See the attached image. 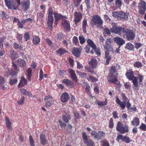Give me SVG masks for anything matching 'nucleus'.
Here are the masks:
<instances>
[{"label": "nucleus", "mask_w": 146, "mask_h": 146, "mask_svg": "<svg viewBox=\"0 0 146 146\" xmlns=\"http://www.w3.org/2000/svg\"><path fill=\"white\" fill-rule=\"evenodd\" d=\"M91 21V25L92 27L96 25L97 28L100 29L103 28V21L100 16L97 15L93 16Z\"/></svg>", "instance_id": "f257e3e1"}, {"label": "nucleus", "mask_w": 146, "mask_h": 146, "mask_svg": "<svg viewBox=\"0 0 146 146\" xmlns=\"http://www.w3.org/2000/svg\"><path fill=\"white\" fill-rule=\"evenodd\" d=\"M127 78L129 80H132L133 84L134 85V88L135 90H138L137 87L138 86V83L137 78L134 76L133 72L132 70H129L125 74Z\"/></svg>", "instance_id": "f03ea898"}, {"label": "nucleus", "mask_w": 146, "mask_h": 146, "mask_svg": "<svg viewBox=\"0 0 146 146\" xmlns=\"http://www.w3.org/2000/svg\"><path fill=\"white\" fill-rule=\"evenodd\" d=\"M123 33L125 34L126 39L129 41L133 40L135 37V33L133 30L125 28Z\"/></svg>", "instance_id": "7ed1b4c3"}, {"label": "nucleus", "mask_w": 146, "mask_h": 146, "mask_svg": "<svg viewBox=\"0 0 146 146\" xmlns=\"http://www.w3.org/2000/svg\"><path fill=\"white\" fill-rule=\"evenodd\" d=\"M121 96L122 97V99L123 101L121 102L118 97H116L115 101L116 103L119 105L121 109L124 110L125 107V102H129V100L125 96L124 94H122Z\"/></svg>", "instance_id": "20e7f679"}, {"label": "nucleus", "mask_w": 146, "mask_h": 146, "mask_svg": "<svg viewBox=\"0 0 146 146\" xmlns=\"http://www.w3.org/2000/svg\"><path fill=\"white\" fill-rule=\"evenodd\" d=\"M116 129L121 134H124L129 131L128 126L126 125L124 126L123 124L119 121L117 122Z\"/></svg>", "instance_id": "39448f33"}, {"label": "nucleus", "mask_w": 146, "mask_h": 146, "mask_svg": "<svg viewBox=\"0 0 146 146\" xmlns=\"http://www.w3.org/2000/svg\"><path fill=\"white\" fill-rule=\"evenodd\" d=\"M138 12L140 14L143 15L146 11V3L144 1L141 0L138 3Z\"/></svg>", "instance_id": "423d86ee"}, {"label": "nucleus", "mask_w": 146, "mask_h": 146, "mask_svg": "<svg viewBox=\"0 0 146 146\" xmlns=\"http://www.w3.org/2000/svg\"><path fill=\"white\" fill-rule=\"evenodd\" d=\"M91 135L94 137V138L98 140L103 138L105 136L106 133L103 131H100L98 132L95 131H92Z\"/></svg>", "instance_id": "0eeeda50"}, {"label": "nucleus", "mask_w": 146, "mask_h": 146, "mask_svg": "<svg viewBox=\"0 0 146 146\" xmlns=\"http://www.w3.org/2000/svg\"><path fill=\"white\" fill-rule=\"evenodd\" d=\"M118 75V74L117 73L115 74V75L110 74L107 77L108 82L109 83H113L116 85H118L119 84V82L117 78Z\"/></svg>", "instance_id": "6e6552de"}, {"label": "nucleus", "mask_w": 146, "mask_h": 146, "mask_svg": "<svg viewBox=\"0 0 146 146\" xmlns=\"http://www.w3.org/2000/svg\"><path fill=\"white\" fill-rule=\"evenodd\" d=\"M125 28L121 27H117L116 25L113 26L111 29V32L113 33L121 35L122 33L124 32Z\"/></svg>", "instance_id": "1a4fd4ad"}, {"label": "nucleus", "mask_w": 146, "mask_h": 146, "mask_svg": "<svg viewBox=\"0 0 146 146\" xmlns=\"http://www.w3.org/2000/svg\"><path fill=\"white\" fill-rule=\"evenodd\" d=\"M82 135V138L84 141V143L86 144L87 146H94V143L92 140L88 139V137L85 132H83Z\"/></svg>", "instance_id": "9d476101"}, {"label": "nucleus", "mask_w": 146, "mask_h": 146, "mask_svg": "<svg viewBox=\"0 0 146 146\" xmlns=\"http://www.w3.org/2000/svg\"><path fill=\"white\" fill-rule=\"evenodd\" d=\"M5 5L9 9H15V3L13 0H5Z\"/></svg>", "instance_id": "9b49d317"}, {"label": "nucleus", "mask_w": 146, "mask_h": 146, "mask_svg": "<svg viewBox=\"0 0 146 146\" xmlns=\"http://www.w3.org/2000/svg\"><path fill=\"white\" fill-rule=\"evenodd\" d=\"M112 42V40L111 38H109L106 41V44L104 46V49H108V48H110V50L112 51L113 48L112 45L110 44Z\"/></svg>", "instance_id": "f8f14e48"}, {"label": "nucleus", "mask_w": 146, "mask_h": 146, "mask_svg": "<svg viewBox=\"0 0 146 146\" xmlns=\"http://www.w3.org/2000/svg\"><path fill=\"white\" fill-rule=\"evenodd\" d=\"M113 40L119 46H121L125 44V40L119 37H116L113 38Z\"/></svg>", "instance_id": "ddd939ff"}, {"label": "nucleus", "mask_w": 146, "mask_h": 146, "mask_svg": "<svg viewBox=\"0 0 146 146\" xmlns=\"http://www.w3.org/2000/svg\"><path fill=\"white\" fill-rule=\"evenodd\" d=\"M74 14L75 17L74 21L75 23L77 24L82 19V15L80 13L77 12H74Z\"/></svg>", "instance_id": "4468645a"}, {"label": "nucleus", "mask_w": 146, "mask_h": 146, "mask_svg": "<svg viewBox=\"0 0 146 146\" xmlns=\"http://www.w3.org/2000/svg\"><path fill=\"white\" fill-rule=\"evenodd\" d=\"M69 95L67 92H65L62 94L60 98L61 101L63 103H65L69 99Z\"/></svg>", "instance_id": "2eb2a0df"}, {"label": "nucleus", "mask_w": 146, "mask_h": 146, "mask_svg": "<svg viewBox=\"0 0 146 146\" xmlns=\"http://www.w3.org/2000/svg\"><path fill=\"white\" fill-rule=\"evenodd\" d=\"M88 64L90 68L94 69L96 67L97 65V61L95 58H92L89 62Z\"/></svg>", "instance_id": "dca6fc26"}, {"label": "nucleus", "mask_w": 146, "mask_h": 146, "mask_svg": "<svg viewBox=\"0 0 146 146\" xmlns=\"http://www.w3.org/2000/svg\"><path fill=\"white\" fill-rule=\"evenodd\" d=\"M30 1L29 0H26L23 1L21 5L22 8L25 11H26L29 8Z\"/></svg>", "instance_id": "f3484780"}, {"label": "nucleus", "mask_w": 146, "mask_h": 146, "mask_svg": "<svg viewBox=\"0 0 146 146\" xmlns=\"http://www.w3.org/2000/svg\"><path fill=\"white\" fill-rule=\"evenodd\" d=\"M54 14L55 19V23L56 25H57L58 20L60 19H63L66 18V16H63L60 14L54 13Z\"/></svg>", "instance_id": "a211bd4d"}, {"label": "nucleus", "mask_w": 146, "mask_h": 146, "mask_svg": "<svg viewBox=\"0 0 146 146\" xmlns=\"http://www.w3.org/2000/svg\"><path fill=\"white\" fill-rule=\"evenodd\" d=\"M54 21V18L53 16H48L47 25L48 28L52 30Z\"/></svg>", "instance_id": "6ab92c4d"}, {"label": "nucleus", "mask_w": 146, "mask_h": 146, "mask_svg": "<svg viewBox=\"0 0 146 146\" xmlns=\"http://www.w3.org/2000/svg\"><path fill=\"white\" fill-rule=\"evenodd\" d=\"M81 50L80 49L74 47L72 50L73 54L77 57L80 56L81 53Z\"/></svg>", "instance_id": "aec40b11"}, {"label": "nucleus", "mask_w": 146, "mask_h": 146, "mask_svg": "<svg viewBox=\"0 0 146 146\" xmlns=\"http://www.w3.org/2000/svg\"><path fill=\"white\" fill-rule=\"evenodd\" d=\"M17 61L18 64L21 67H22L23 69H25L26 68L25 62L23 59L19 58L17 60Z\"/></svg>", "instance_id": "412c9836"}, {"label": "nucleus", "mask_w": 146, "mask_h": 146, "mask_svg": "<svg viewBox=\"0 0 146 146\" xmlns=\"http://www.w3.org/2000/svg\"><path fill=\"white\" fill-rule=\"evenodd\" d=\"M118 18L121 20H125L127 19V14L122 11L119 12Z\"/></svg>", "instance_id": "4be33fe9"}, {"label": "nucleus", "mask_w": 146, "mask_h": 146, "mask_svg": "<svg viewBox=\"0 0 146 146\" xmlns=\"http://www.w3.org/2000/svg\"><path fill=\"white\" fill-rule=\"evenodd\" d=\"M10 57L11 59L15 60L19 57V55L14 50H11L10 51Z\"/></svg>", "instance_id": "5701e85b"}, {"label": "nucleus", "mask_w": 146, "mask_h": 146, "mask_svg": "<svg viewBox=\"0 0 146 146\" xmlns=\"http://www.w3.org/2000/svg\"><path fill=\"white\" fill-rule=\"evenodd\" d=\"M27 84V82L26 79L23 77L21 78V79L20 80V82L18 85L19 88L22 87L26 85Z\"/></svg>", "instance_id": "b1692460"}, {"label": "nucleus", "mask_w": 146, "mask_h": 146, "mask_svg": "<svg viewBox=\"0 0 146 146\" xmlns=\"http://www.w3.org/2000/svg\"><path fill=\"white\" fill-rule=\"evenodd\" d=\"M131 123L133 125L138 126L140 123L139 119L137 117H135L131 121Z\"/></svg>", "instance_id": "393cba45"}, {"label": "nucleus", "mask_w": 146, "mask_h": 146, "mask_svg": "<svg viewBox=\"0 0 146 146\" xmlns=\"http://www.w3.org/2000/svg\"><path fill=\"white\" fill-rule=\"evenodd\" d=\"M13 47L14 49L16 50H19L21 51L23 50V46L19 45L17 43H13Z\"/></svg>", "instance_id": "a878e982"}, {"label": "nucleus", "mask_w": 146, "mask_h": 146, "mask_svg": "<svg viewBox=\"0 0 146 146\" xmlns=\"http://www.w3.org/2000/svg\"><path fill=\"white\" fill-rule=\"evenodd\" d=\"M62 24L63 27L67 30H69L70 28L69 24L67 21L64 19L62 21Z\"/></svg>", "instance_id": "bb28decb"}, {"label": "nucleus", "mask_w": 146, "mask_h": 146, "mask_svg": "<svg viewBox=\"0 0 146 146\" xmlns=\"http://www.w3.org/2000/svg\"><path fill=\"white\" fill-rule=\"evenodd\" d=\"M86 78L89 81L92 82H96L98 81V80L95 77L90 75H87Z\"/></svg>", "instance_id": "cd10ccee"}, {"label": "nucleus", "mask_w": 146, "mask_h": 146, "mask_svg": "<svg viewBox=\"0 0 146 146\" xmlns=\"http://www.w3.org/2000/svg\"><path fill=\"white\" fill-rule=\"evenodd\" d=\"M5 120L6 121V124L8 129L9 130L11 131V123L9 121V118L7 117H5Z\"/></svg>", "instance_id": "c85d7f7f"}, {"label": "nucleus", "mask_w": 146, "mask_h": 146, "mask_svg": "<svg viewBox=\"0 0 146 146\" xmlns=\"http://www.w3.org/2000/svg\"><path fill=\"white\" fill-rule=\"evenodd\" d=\"M71 119L70 114H63L62 115V119L63 121L66 123H68L69 120Z\"/></svg>", "instance_id": "c756f323"}, {"label": "nucleus", "mask_w": 146, "mask_h": 146, "mask_svg": "<svg viewBox=\"0 0 146 146\" xmlns=\"http://www.w3.org/2000/svg\"><path fill=\"white\" fill-rule=\"evenodd\" d=\"M62 82L68 86H71L73 84L72 82L68 79H64L63 80Z\"/></svg>", "instance_id": "7c9ffc66"}, {"label": "nucleus", "mask_w": 146, "mask_h": 146, "mask_svg": "<svg viewBox=\"0 0 146 146\" xmlns=\"http://www.w3.org/2000/svg\"><path fill=\"white\" fill-rule=\"evenodd\" d=\"M87 42L89 45V46L91 47L92 48H96V45L95 44L94 42L90 39H88L87 40Z\"/></svg>", "instance_id": "2f4dec72"}, {"label": "nucleus", "mask_w": 146, "mask_h": 146, "mask_svg": "<svg viewBox=\"0 0 146 146\" xmlns=\"http://www.w3.org/2000/svg\"><path fill=\"white\" fill-rule=\"evenodd\" d=\"M125 48L128 50H132L134 49V46L131 43L128 42L126 44Z\"/></svg>", "instance_id": "473e14b6"}, {"label": "nucleus", "mask_w": 146, "mask_h": 146, "mask_svg": "<svg viewBox=\"0 0 146 146\" xmlns=\"http://www.w3.org/2000/svg\"><path fill=\"white\" fill-rule=\"evenodd\" d=\"M122 2L121 0H115V5L116 8L120 9L122 5Z\"/></svg>", "instance_id": "72a5a7b5"}, {"label": "nucleus", "mask_w": 146, "mask_h": 146, "mask_svg": "<svg viewBox=\"0 0 146 146\" xmlns=\"http://www.w3.org/2000/svg\"><path fill=\"white\" fill-rule=\"evenodd\" d=\"M40 139L42 145H45L47 143V141L44 135L41 134L40 136Z\"/></svg>", "instance_id": "f704fd0d"}, {"label": "nucleus", "mask_w": 146, "mask_h": 146, "mask_svg": "<svg viewBox=\"0 0 146 146\" xmlns=\"http://www.w3.org/2000/svg\"><path fill=\"white\" fill-rule=\"evenodd\" d=\"M66 52L67 51L61 48H60L58 50L56 51V54L60 56L66 53Z\"/></svg>", "instance_id": "c9c22d12"}, {"label": "nucleus", "mask_w": 146, "mask_h": 146, "mask_svg": "<svg viewBox=\"0 0 146 146\" xmlns=\"http://www.w3.org/2000/svg\"><path fill=\"white\" fill-rule=\"evenodd\" d=\"M20 91L24 95H27L30 97L32 96V94L25 89H21L20 90Z\"/></svg>", "instance_id": "e433bc0d"}, {"label": "nucleus", "mask_w": 146, "mask_h": 146, "mask_svg": "<svg viewBox=\"0 0 146 146\" xmlns=\"http://www.w3.org/2000/svg\"><path fill=\"white\" fill-rule=\"evenodd\" d=\"M5 80L4 78L1 76H0V86L4 90L5 87L4 86Z\"/></svg>", "instance_id": "4c0bfd02"}, {"label": "nucleus", "mask_w": 146, "mask_h": 146, "mask_svg": "<svg viewBox=\"0 0 146 146\" xmlns=\"http://www.w3.org/2000/svg\"><path fill=\"white\" fill-rule=\"evenodd\" d=\"M33 41L35 44H37L39 42L40 39L38 36H35L33 37Z\"/></svg>", "instance_id": "58836bf2"}, {"label": "nucleus", "mask_w": 146, "mask_h": 146, "mask_svg": "<svg viewBox=\"0 0 146 146\" xmlns=\"http://www.w3.org/2000/svg\"><path fill=\"white\" fill-rule=\"evenodd\" d=\"M12 64L14 68V69L15 70V72L12 74V75H16L17 73L16 72H17L19 71V68H18V66L14 63L13 61H12Z\"/></svg>", "instance_id": "ea45409f"}, {"label": "nucleus", "mask_w": 146, "mask_h": 146, "mask_svg": "<svg viewBox=\"0 0 146 146\" xmlns=\"http://www.w3.org/2000/svg\"><path fill=\"white\" fill-rule=\"evenodd\" d=\"M137 72V75L138 79H139V82L141 83L142 82L144 76L141 74H139L138 72Z\"/></svg>", "instance_id": "a19ab883"}, {"label": "nucleus", "mask_w": 146, "mask_h": 146, "mask_svg": "<svg viewBox=\"0 0 146 146\" xmlns=\"http://www.w3.org/2000/svg\"><path fill=\"white\" fill-rule=\"evenodd\" d=\"M27 76L29 80H31V76L32 70L31 68H29L27 70Z\"/></svg>", "instance_id": "79ce46f5"}, {"label": "nucleus", "mask_w": 146, "mask_h": 146, "mask_svg": "<svg viewBox=\"0 0 146 146\" xmlns=\"http://www.w3.org/2000/svg\"><path fill=\"white\" fill-rule=\"evenodd\" d=\"M82 29L84 31H86V26L87 25V21L84 20L82 21Z\"/></svg>", "instance_id": "37998d69"}, {"label": "nucleus", "mask_w": 146, "mask_h": 146, "mask_svg": "<svg viewBox=\"0 0 146 146\" xmlns=\"http://www.w3.org/2000/svg\"><path fill=\"white\" fill-rule=\"evenodd\" d=\"M134 66L135 67L139 68L142 66V63L139 61L136 62L134 64Z\"/></svg>", "instance_id": "c03bdc74"}, {"label": "nucleus", "mask_w": 146, "mask_h": 146, "mask_svg": "<svg viewBox=\"0 0 146 146\" xmlns=\"http://www.w3.org/2000/svg\"><path fill=\"white\" fill-rule=\"evenodd\" d=\"M139 128L143 131H146V125L143 123H141Z\"/></svg>", "instance_id": "a18cd8bd"}, {"label": "nucleus", "mask_w": 146, "mask_h": 146, "mask_svg": "<svg viewBox=\"0 0 146 146\" xmlns=\"http://www.w3.org/2000/svg\"><path fill=\"white\" fill-rule=\"evenodd\" d=\"M107 98L105 99V101L103 102L100 101H98L97 102V104L99 106H105L107 105Z\"/></svg>", "instance_id": "49530a36"}, {"label": "nucleus", "mask_w": 146, "mask_h": 146, "mask_svg": "<svg viewBox=\"0 0 146 146\" xmlns=\"http://www.w3.org/2000/svg\"><path fill=\"white\" fill-rule=\"evenodd\" d=\"M54 101L52 100H48L46 102V106L48 107L51 106L53 103Z\"/></svg>", "instance_id": "de8ad7c7"}, {"label": "nucleus", "mask_w": 146, "mask_h": 146, "mask_svg": "<svg viewBox=\"0 0 146 146\" xmlns=\"http://www.w3.org/2000/svg\"><path fill=\"white\" fill-rule=\"evenodd\" d=\"M117 72V70L115 66H114L111 67L110 70V74H113Z\"/></svg>", "instance_id": "09e8293b"}, {"label": "nucleus", "mask_w": 146, "mask_h": 146, "mask_svg": "<svg viewBox=\"0 0 146 146\" xmlns=\"http://www.w3.org/2000/svg\"><path fill=\"white\" fill-rule=\"evenodd\" d=\"M17 80L16 79L11 78L10 79L9 83L11 85H13L17 83Z\"/></svg>", "instance_id": "8fccbe9b"}, {"label": "nucleus", "mask_w": 146, "mask_h": 146, "mask_svg": "<svg viewBox=\"0 0 146 146\" xmlns=\"http://www.w3.org/2000/svg\"><path fill=\"white\" fill-rule=\"evenodd\" d=\"M72 42L76 45L78 44L79 42L78 38L76 36H74L72 38Z\"/></svg>", "instance_id": "3c124183"}, {"label": "nucleus", "mask_w": 146, "mask_h": 146, "mask_svg": "<svg viewBox=\"0 0 146 146\" xmlns=\"http://www.w3.org/2000/svg\"><path fill=\"white\" fill-rule=\"evenodd\" d=\"M79 39L80 40V43L81 44H82L85 42L84 38L83 36H80L79 37Z\"/></svg>", "instance_id": "603ef678"}, {"label": "nucleus", "mask_w": 146, "mask_h": 146, "mask_svg": "<svg viewBox=\"0 0 146 146\" xmlns=\"http://www.w3.org/2000/svg\"><path fill=\"white\" fill-rule=\"evenodd\" d=\"M76 73L78 74V75L81 77H85L86 76V77L87 74L85 73L80 72L78 71H77Z\"/></svg>", "instance_id": "864d4df0"}, {"label": "nucleus", "mask_w": 146, "mask_h": 146, "mask_svg": "<svg viewBox=\"0 0 146 146\" xmlns=\"http://www.w3.org/2000/svg\"><path fill=\"white\" fill-rule=\"evenodd\" d=\"M123 141L127 143H129L130 141L129 138L126 136H124L123 137Z\"/></svg>", "instance_id": "5fc2aeb1"}, {"label": "nucleus", "mask_w": 146, "mask_h": 146, "mask_svg": "<svg viewBox=\"0 0 146 146\" xmlns=\"http://www.w3.org/2000/svg\"><path fill=\"white\" fill-rule=\"evenodd\" d=\"M113 119L112 118H111L110 119L109 121V127L111 128H112L113 127Z\"/></svg>", "instance_id": "6e6d98bb"}, {"label": "nucleus", "mask_w": 146, "mask_h": 146, "mask_svg": "<svg viewBox=\"0 0 146 146\" xmlns=\"http://www.w3.org/2000/svg\"><path fill=\"white\" fill-rule=\"evenodd\" d=\"M1 17L4 19H7L9 18V16L7 15L4 11H3L2 12Z\"/></svg>", "instance_id": "4d7b16f0"}, {"label": "nucleus", "mask_w": 146, "mask_h": 146, "mask_svg": "<svg viewBox=\"0 0 146 146\" xmlns=\"http://www.w3.org/2000/svg\"><path fill=\"white\" fill-rule=\"evenodd\" d=\"M29 141L31 146H35L34 142L31 136H29Z\"/></svg>", "instance_id": "13d9d810"}, {"label": "nucleus", "mask_w": 146, "mask_h": 146, "mask_svg": "<svg viewBox=\"0 0 146 146\" xmlns=\"http://www.w3.org/2000/svg\"><path fill=\"white\" fill-rule=\"evenodd\" d=\"M93 49H94V51L97 55L100 56L101 55L100 50L99 48H93Z\"/></svg>", "instance_id": "bf43d9fd"}, {"label": "nucleus", "mask_w": 146, "mask_h": 146, "mask_svg": "<svg viewBox=\"0 0 146 146\" xmlns=\"http://www.w3.org/2000/svg\"><path fill=\"white\" fill-rule=\"evenodd\" d=\"M43 73L42 69H40L39 73V79L41 80H42L43 77Z\"/></svg>", "instance_id": "052dcab7"}, {"label": "nucleus", "mask_w": 146, "mask_h": 146, "mask_svg": "<svg viewBox=\"0 0 146 146\" xmlns=\"http://www.w3.org/2000/svg\"><path fill=\"white\" fill-rule=\"evenodd\" d=\"M45 42L47 44L50 46H52V42L48 38L46 39Z\"/></svg>", "instance_id": "680f3d73"}, {"label": "nucleus", "mask_w": 146, "mask_h": 146, "mask_svg": "<svg viewBox=\"0 0 146 146\" xmlns=\"http://www.w3.org/2000/svg\"><path fill=\"white\" fill-rule=\"evenodd\" d=\"M25 100V97L24 96L22 97L21 100L18 102V104L19 105L23 104Z\"/></svg>", "instance_id": "e2e57ef3"}, {"label": "nucleus", "mask_w": 146, "mask_h": 146, "mask_svg": "<svg viewBox=\"0 0 146 146\" xmlns=\"http://www.w3.org/2000/svg\"><path fill=\"white\" fill-rule=\"evenodd\" d=\"M106 50L105 51V58H108L109 57H111L110 56H109V50H110V48H108V49H105Z\"/></svg>", "instance_id": "0e129e2a"}, {"label": "nucleus", "mask_w": 146, "mask_h": 146, "mask_svg": "<svg viewBox=\"0 0 146 146\" xmlns=\"http://www.w3.org/2000/svg\"><path fill=\"white\" fill-rule=\"evenodd\" d=\"M119 13V12L114 11L112 13V15L115 17L118 18Z\"/></svg>", "instance_id": "69168bd1"}, {"label": "nucleus", "mask_w": 146, "mask_h": 146, "mask_svg": "<svg viewBox=\"0 0 146 146\" xmlns=\"http://www.w3.org/2000/svg\"><path fill=\"white\" fill-rule=\"evenodd\" d=\"M101 142L103 143L102 146H109V145L107 141L102 140Z\"/></svg>", "instance_id": "338daca9"}, {"label": "nucleus", "mask_w": 146, "mask_h": 146, "mask_svg": "<svg viewBox=\"0 0 146 146\" xmlns=\"http://www.w3.org/2000/svg\"><path fill=\"white\" fill-rule=\"evenodd\" d=\"M37 16L39 19H42L44 17V15L43 13L40 12L37 14Z\"/></svg>", "instance_id": "774afa93"}]
</instances>
